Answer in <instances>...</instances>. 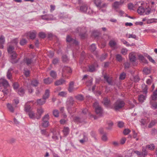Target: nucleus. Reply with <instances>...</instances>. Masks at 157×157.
I'll return each mask as SVG.
<instances>
[{"label":"nucleus","mask_w":157,"mask_h":157,"mask_svg":"<svg viewBox=\"0 0 157 157\" xmlns=\"http://www.w3.org/2000/svg\"><path fill=\"white\" fill-rule=\"evenodd\" d=\"M124 102L121 99H119L114 103L113 105L112 108L116 111L123 108L125 105Z\"/></svg>","instance_id":"f257e3e1"},{"label":"nucleus","mask_w":157,"mask_h":157,"mask_svg":"<svg viewBox=\"0 0 157 157\" xmlns=\"http://www.w3.org/2000/svg\"><path fill=\"white\" fill-rule=\"evenodd\" d=\"M87 30L86 27L77 28L76 29V32L79 33V35L82 39H84L86 36Z\"/></svg>","instance_id":"f03ea898"},{"label":"nucleus","mask_w":157,"mask_h":157,"mask_svg":"<svg viewBox=\"0 0 157 157\" xmlns=\"http://www.w3.org/2000/svg\"><path fill=\"white\" fill-rule=\"evenodd\" d=\"M138 13L140 15H142L144 13H145L146 14H149L151 12V9L149 7L146 8V9L142 6H140L137 10Z\"/></svg>","instance_id":"7ed1b4c3"},{"label":"nucleus","mask_w":157,"mask_h":157,"mask_svg":"<svg viewBox=\"0 0 157 157\" xmlns=\"http://www.w3.org/2000/svg\"><path fill=\"white\" fill-rule=\"evenodd\" d=\"M94 107L95 109V112L97 114L100 115L102 113L103 110L100 106L99 105L98 102H96L94 103Z\"/></svg>","instance_id":"20e7f679"},{"label":"nucleus","mask_w":157,"mask_h":157,"mask_svg":"<svg viewBox=\"0 0 157 157\" xmlns=\"http://www.w3.org/2000/svg\"><path fill=\"white\" fill-rule=\"evenodd\" d=\"M74 100L73 98L70 97L68 98L67 101V105L68 108H71L74 104Z\"/></svg>","instance_id":"39448f33"},{"label":"nucleus","mask_w":157,"mask_h":157,"mask_svg":"<svg viewBox=\"0 0 157 157\" xmlns=\"http://www.w3.org/2000/svg\"><path fill=\"white\" fill-rule=\"evenodd\" d=\"M0 86H2L5 88H6L9 86V84L7 80L3 78H1L0 79Z\"/></svg>","instance_id":"423d86ee"},{"label":"nucleus","mask_w":157,"mask_h":157,"mask_svg":"<svg viewBox=\"0 0 157 157\" xmlns=\"http://www.w3.org/2000/svg\"><path fill=\"white\" fill-rule=\"evenodd\" d=\"M74 82L73 81L71 82H70L69 84V86L68 88V90L69 92H72V91L76 90L78 89V87L76 88L74 87Z\"/></svg>","instance_id":"0eeeda50"},{"label":"nucleus","mask_w":157,"mask_h":157,"mask_svg":"<svg viewBox=\"0 0 157 157\" xmlns=\"http://www.w3.org/2000/svg\"><path fill=\"white\" fill-rule=\"evenodd\" d=\"M11 62L13 63H16L18 62V60L16 59L17 56V54L15 52H13L11 54Z\"/></svg>","instance_id":"6e6552de"},{"label":"nucleus","mask_w":157,"mask_h":157,"mask_svg":"<svg viewBox=\"0 0 157 157\" xmlns=\"http://www.w3.org/2000/svg\"><path fill=\"white\" fill-rule=\"evenodd\" d=\"M80 9L82 11L86 12L88 13H91L90 11V9H88V7L86 5H84L81 6Z\"/></svg>","instance_id":"1a4fd4ad"},{"label":"nucleus","mask_w":157,"mask_h":157,"mask_svg":"<svg viewBox=\"0 0 157 157\" xmlns=\"http://www.w3.org/2000/svg\"><path fill=\"white\" fill-rule=\"evenodd\" d=\"M66 40L67 42H72L73 43L75 44L76 45H78V42L76 40L72 38L69 35L67 36Z\"/></svg>","instance_id":"9d476101"},{"label":"nucleus","mask_w":157,"mask_h":157,"mask_svg":"<svg viewBox=\"0 0 157 157\" xmlns=\"http://www.w3.org/2000/svg\"><path fill=\"white\" fill-rule=\"evenodd\" d=\"M71 72L72 70L70 67L65 66L63 67V69L62 75L63 76L64 74L66 73H71Z\"/></svg>","instance_id":"9b49d317"},{"label":"nucleus","mask_w":157,"mask_h":157,"mask_svg":"<svg viewBox=\"0 0 157 157\" xmlns=\"http://www.w3.org/2000/svg\"><path fill=\"white\" fill-rule=\"evenodd\" d=\"M36 34V32L35 31H33V32H30L27 33V35L29 36L30 39H33L35 38Z\"/></svg>","instance_id":"f8f14e48"},{"label":"nucleus","mask_w":157,"mask_h":157,"mask_svg":"<svg viewBox=\"0 0 157 157\" xmlns=\"http://www.w3.org/2000/svg\"><path fill=\"white\" fill-rule=\"evenodd\" d=\"M109 46L112 48L115 49L117 45V42L113 40H111L109 43Z\"/></svg>","instance_id":"ddd939ff"},{"label":"nucleus","mask_w":157,"mask_h":157,"mask_svg":"<svg viewBox=\"0 0 157 157\" xmlns=\"http://www.w3.org/2000/svg\"><path fill=\"white\" fill-rule=\"evenodd\" d=\"M42 17L43 19L47 20H52L53 19V17L52 14L42 15Z\"/></svg>","instance_id":"4468645a"},{"label":"nucleus","mask_w":157,"mask_h":157,"mask_svg":"<svg viewBox=\"0 0 157 157\" xmlns=\"http://www.w3.org/2000/svg\"><path fill=\"white\" fill-rule=\"evenodd\" d=\"M44 112L43 109L41 108L38 109L37 110V113L38 115L36 116V118L37 119H40L42 114Z\"/></svg>","instance_id":"2eb2a0df"},{"label":"nucleus","mask_w":157,"mask_h":157,"mask_svg":"<svg viewBox=\"0 0 157 157\" xmlns=\"http://www.w3.org/2000/svg\"><path fill=\"white\" fill-rule=\"evenodd\" d=\"M102 103L106 106H108L110 105V100L108 99L107 98H105L103 99Z\"/></svg>","instance_id":"dca6fc26"},{"label":"nucleus","mask_w":157,"mask_h":157,"mask_svg":"<svg viewBox=\"0 0 157 157\" xmlns=\"http://www.w3.org/2000/svg\"><path fill=\"white\" fill-rule=\"evenodd\" d=\"M129 58L131 61L135 62L136 61V57L135 55L133 52H132L129 54Z\"/></svg>","instance_id":"f3484780"},{"label":"nucleus","mask_w":157,"mask_h":157,"mask_svg":"<svg viewBox=\"0 0 157 157\" xmlns=\"http://www.w3.org/2000/svg\"><path fill=\"white\" fill-rule=\"evenodd\" d=\"M50 92V91L49 90L46 89L45 90L44 94L43 95V98L45 100L48 98L49 96Z\"/></svg>","instance_id":"a211bd4d"},{"label":"nucleus","mask_w":157,"mask_h":157,"mask_svg":"<svg viewBox=\"0 0 157 157\" xmlns=\"http://www.w3.org/2000/svg\"><path fill=\"white\" fill-rule=\"evenodd\" d=\"M123 2H115L113 4V7L115 9H117L120 5H122Z\"/></svg>","instance_id":"6ab92c4d"},{"label":"nucleus","mask_w":157,"mask_h":157,"mask_svg":"<svg viewBox=\"0 0 157 157\" xmlns=\"http://www.w3.org/2000/svg\"><path fill=\"white\" fill-rule=\"evenodd\" d=\"M44 83L47 84H49L53 82V80L49 78H48L44 79Z\"/></svg>","instance_id":"aec40b11"},{"label":"nucleus","mask_w":157,"mask_h":157,"mask_svg":"<svg viewBox=\"0 0 157 157\" xmlns=\"http://www.w3.org/2000/svg\"><path fill=\"white\" fill-rule=\"evenodd\" d=\"M104 78L109 85H112V80L111 78H109L108 76L105 75L104 76Z\"/></svg>","instance_id":"412c9836"},{"label":"nucleus","mask_w":157,"mask_h":157,"mask_svg":"<svg viewBox=\"0 0 157 157\" xmlns=\"http://www.w3.org/2000/svg\"><path fill=\"white\" fill-rule=\"evenodd\" d=\"M65 80L63 79H61L59 80L56 81L55 83V84L56 86H58L62 85L65 83Z\"/></svg>","instance_id":"4be33fe9"},{"label":"nucleus","mask_w":157,"mask_h":157,"mask_svg":"<svg viewBox=\"0 0 157 157\" xmlns=\"http://www.w3.org/2000/svg\"><path fill=\"white\" fill-rule=\"evenodd\" d=\"M17 93L21 96H23L25 93V90L22 87H21L18 89Z\"/></svg>","instance_id":"5701e85b"},{"label":"nucleus","mask_w":157,"mask_h":157,"mask_svg":"<svg viewBox=\"0 0 157 157\" xmlns=\"http://www.w3.org/2000/svg\"><path fill=\"white\" fill-rule=\"evenodd\" d=\"M83 138L82 140H79V142L81 144H83L86 141L88 140V138L86 134L84 133H83Z\"/></svg>","instance_id":"b1692460"},{"label":"nucleus","mask_w":157,"mask_h":157,"mask_svg":"<svg viewBox=\"0 0 157 157\" xmlns=\"http://www.w3.org/2000/svg\"><path fill=\"white\" fill-rule=\"evenodd\" d=\"M12 71V69L11 68H10L8 70L7 73V77L8 79H11L12 78V75L11 72Z\"/></svg>","instance_id":"393cba45"},{"label":"nucleus","mask_w":157,"mask_h":157,"mask_svg":"<svg viewBox=\"0 0 157 157\" xmlns=\"http://www.w3.org/2000/svg\"><path fill=\"white\" fill-rule=\"evenodd\" d=\"M28 115L29 117L31 119H34L36 118V116H35V113L33 111L29 112Z\"/></svg>","instance_id":"a878e982"},{"label":"nucleus","mask_w":157,"mask_h":157,"mask_svg":"<svg viewBox=\"0 0 157 157\" xmlns=\"http://www.w3.org/2000/svg\"><path fill=\"white\" fill-rule=\"evenodd\" d=\"M46 102V100L43 98V99H38L37 101L38 104L41 105L44 104Z\"/></svg>","instance_id":"bb28decb"},{"label":"nucleus","mask_w":157,"mask_h":157,"mask_svg":"<svg viewBox=\"0 0 157 157\" xmlns=\"http://www.w3.org/2000/svg\"><path fill=\"white\" fill-rule=\"evenodd\" d=\"M42 126L44 128H47L49 125V122L48 121H42L41 123Z\"/></svg>","instance_id":"cd10ccee"},{"label":"nucleus","mask_w":157,"mask_h":157,"mask_svg":"<svg viewBox=\"0 0 157 157\" xmlns=\"http://www.w3.org/2000/svg\"><path fill=\"white\" fill-rule=\"evenodd\" d=\"M14 47L11 45L9 46L8 48V51L9 53L12 54L15 52L14 51Z\"/></svg>","instance_id":"c85d7f7f"},{"label":"nucleus","mask_w":157,"mask_h":157,"mask_svg":"<svg viewBox=\"0 0 157 157\" xmlns=\"http://www.w3.org/2000/svg\"><path fill=\"white\" fill-rule=\"evenodd\" d=\"M7 107L8 109L11 112L13 113L14 111V108L11 104L8 103L7 104Z\"/></svg>","instance_id":"c756f323"},{"label":"nucleus","mask_w":157,"mask_h":157,"mask_svg":"<svg viewBox=\"0 0 157 157\" xmlns=\"http://www.w3.org/2000/svg\"><path fill=\"white\" fill-rule=\"evenodd\" d=\"M75 98L78 100L82 101L84 99L83 96L81 94H78L75 96Z\"/></svg>","instance_id":"7c9ffc66"},{"label":"nucleus","mask_w":157,"mask_h":157,"mask_svg":"<svg viewBox=\"0 0 157 157\" xmlns=\"http://www.w3.org/2000/svg\"><path fill=\"white\" fill-rule=\"evenodd\" d=\"M39 83L38 81L36 80H33L31 81L30 85H31L34 86L36 87L37 86Z\"/></svg>","instance_id":"2f4dec72"},{"label":"nucleus","mask_w":157,"mask_h":157,"mask_svg":"<svg viewBox=\"0 0 157 157\" xmlns=\"http://www.w3.org/2000/svg\"><path fill=\"white\" fill-rule=\"evenodd\" d=\"M49 116L48 114H45L42 117V121H48L49 119Z\"/></svg>","instance_id":"473e14b6"},{"label":"nucleus","mask_w":157,"mask_h":157,"mask_svg":"<svg viewBox=\"0 0 157 157\" xmlns=\"http://www.w3.org/2000/svg\"><path fill=\"white\" fill-rule=\"evenodd\" d=\"M143 72L144 74L147 75L151 73V70L147 67H145L143 70Z\"/></svg>","instance_id":"72a5a7b5"},{"label":"nucleus","mask_w":157,"mask_h":157,"mask_svg":"<svg viewBox=\"0 0 157 157\" xmlns=\"http://www.w3.org/2000/svg\"><path fill=\"white\" fill-rule=\"evenodd\" d=\"M146 96L143 95H140L139 96V100L141 102H143L144 101L145 99Z\"/></svg>","instance_id":"f704fd0d"},{"label":"nucleus","mask_w":157,"mask_h":157,"mask_svg":"<svg viewBox=\"0 0 157 157\" xmlns=\"http://www.w3.org/2000/svg\"><path fill=\"white\" fill-rule=\"evenodd\" d=\"M53 114L54 116L56 117L59 116V112L58 110L55 109L53 111Z\"/></svg>","instance_id":"c9c22d12"},{"label":"nucleus","mask_w":157,"mask_h":157,"mask_svg":"<svg viewBox=\"0 0 157 157\" xmlns=\"http://www.w3.org/2000/svg\"><path fill=\"white\" fill-rule=\"evenodd\" d=\"M147 154V152L144 147H142L141 155L144 157Z\"/></svg>","instance_id":"e433bc0d"},{"label":"nucleus","mask_w":157,"mask_h":157,"mask_svg":"<svg viewBox=\"0 0 157 157\" xmlns=\"http://www.w3.org/2000/svg\"><path fill=\"white\" fill-rule=\"evenodd\" d=\"M50 75L53 78H56L57 76V74L56 72L53 71H52L50 72Z\"/></svg>","instance_id":"4c0bfd02"},{"label":"nucleus","mask_w":157,"mask_h":157,"mask_svg":"<svg viewBox=\"0 0 157 157\" xmlns=\"http://www.w3.org/2000/svg\"><path fill=\"white\" fill-rule=\"evenodd\" d=\"M148 88L147 86V85H144L142 86V90H143V92L145 94H146L147 93V90Z\"/></svg>","instance_id":"58836bf2"},{"label":"nucleus","mask_w":157,"mask_h":157,"mask_svg":"<svg viewBox=\"0 0 157 157\" xmlns=\"http://www.w3.org/2000/svg\"><path fill=\"white\" fill-rule=\"evenodd\" d=\"M157 122V121L156 120L152 121L149 124L148 126V127L149 128H151Z\"/></svg>","instance_id":"ea45409f"},{"label":"nucleus","mask_w":157,"mask_h":157,"mask_svg":"<svg viewBox=\"0 0 157 157\" xmlns=\"http://www.w3.org/2000/svg\"><path fill=\"white\" fill-rule=\"evenodd\" d=\"M30 106L28 104H26L25 105V110L26 112H30Z\"/></svg>","instance_id":"a19ab883"},{"label":"nucleus","mask_w":157,"mask_h":157,"mask_svg":"<svg viewBox=\"0 0 157 157\" xmlns=\"http://www.w3.org/2000/svg\"><path fill=\"white\" fill-rule=\"evenodd\" d=\"M9 92L8 90L6 89H5L2 91L0 90V93H3L4 96L8 94Z\"/></svg>","instance_id":"79ce46f5"},{"label":"nucleus","mask_w":157,"mask_h":157,"mask_svg":"<svg viewBox=\"0 0 157 157\" xmlns=\"http://www.w3.org/2000/svg\"><path fill=\"white\" fill-rule=\"evenodd\" d=\"M25 63L27 65H31L33 62L32 59L27 58L25 59Z\"/></svg>","instance_id":"37998d69"},{"label":"nucleus","mask_w":157,"mask_h":157,"mask_svg":"<svg viewBox=\"0 0 157 157\" xmlns=\"http://www.w3.org/2000/svg\"><path fill=\"white\" fill-rule=\"evenodd\" d=\"M96 49L95 45L94 44H92L90 46V49L92 52H94Z\"/></svg>","instance_id":"c03bdc74"},{"label":"nucleus","mask_w":157,"mask_h":157,"mask_svg":"<svg viewBox=\"0 0 157 157\" xmlns=\"http://www.w3.org/2000/svg\"><path fill=\"white\" fill-rule=\"evenodd\" d=\"M101 0H95V3L98 7H99L101 6Z\"/></svg>","instance_id":"a18cd8bd"},{"label":"nucleus","mask_w":157,"mask_h":157,"mask_svg":"<svg viewBox=\"0 0 157 157\" xmlns=\"http://www.w3.org/2000/svg\"><path fill=\"white\" fill-rule=\"evenodd\" d=\"M93 79L91 78L86 82V84L88 86H90L92 85Z\"/></svg>","instance_id":"49530a36"},{"label":"nucleus","mask_w":157,"mask_h":157,"mask_svg":"<svg viewBox=\"0 0 157 157\" xmlns=\"http://www.w3.org/2000/svg\"><path fill=\"white\" fill-rule=\"evenodd\" d=\"M63 131L64 135H67L68 133L69 132V128L68 127H64L63 130Z\"/></svg>","instance_id":"de8ad7c7"},{"label":"nucleus","mask_w":157,"mask_h":157,"mask_svg":"<svg viewBox=\"0 0 157 157\" xmlns=\"http://www.w3.org/2000/svg\"><path fill=\"white\" fill-rule=\"evenodd\" d=\"M126 76V73L124 72H123L120 74L119 78L121 80H123L125 78Z\"/></svg>","instance_id":"09e8293b"},{"label":"nucleus","mask_w":157,"mask_h":157,"mask_svg":"<svg viewBox=\"0 0 157 157\" xmlns=\"http://www.w3.org/2000/svg\"><path fill=\"white\" fill-rule=\"evenodd\" d=\"M116 58L117 60L119 62H121L122 61V58L120 55H116Z\"/></svg>","instance_id":"8fccbe9b"},{"label":"nucleus","mask_w":157,"mask_h":157,"mask_svg":"<svg viewBox=\"0 0 157 157\" xmlns=\"http://www.w3.org/2000/svg\"><path fill=\"white\" fill-rule=\"evenodd\" d=\"M107 55L106 54H103L101 55V57L100 58V59L101 61H102L105 60L107 57Z\"/></svg>","instance_id":"3c124183"},{"label":"nucleus","mask_w":157,"mask_h":157,"mask_svg":"<svg viewBox=\"0 0 157 157\" xmlns=\"http://www.w3.org/2000/svg\"><path fill=\"white\" fill-rule=\"evenodd\" d=\"M128 50L125 48H123L121 50V53L123 55H126L127 53Z\"/></svg>","instance_id":"603ef678"},{"label":"nucleus","mask_w":157,"mask_h":157,"mask_svg":"<svg viewBox=\"0 0 157 157\" xmlns=\"http://www.w3.org/2000/svg\"><path fill=\"white\" fill-rule=\"evenodd\" d=\"M133 80L135 82H139L140 80V78L138 76L136 75L133 76Z\"/></svg>","instance_id":"864d4df0"},{"label":"nucleus","mask_w":157,"mask_h":157,"mask_svg":"<svg viewBox=\"0 0 157 157\" xmlns=\"http://www.w3.org/2000/svg\"><path fill=\"white\" fill-rule=\"evenodd\" d=\"M67 93L64 91H62L58 94V95L62 97H65L67 95Z\"/></svg>","instance_id":"5fc2aeb1"},{"label":"nucleus","mask_w":157,"mask_h":157,"mask_svg":"<svg viewBox=\"0 0 157 157\" xmlns=\"http://www.w3.org/2000/svg\"><path fill=\"white\" fill-rule=\"evenodd\" d=\"M147 147H148L149 149L150 150H153L154 149L155 147V146L153 144L150 145H147Z\"/></svg>","instance_id":"6e6d98bb"},{"label":"nucleus","mask_w":157,"mask_h":157,"mask_svg":"<svg viewBox=\"0 0 157 157\" xmlns=\"http://www.w3.org/2000/svg\"><path fill=\"white\" fill-rule=\"evenodd\" d=\"M27 43L26 40L24 39H22L20 42V44L22 45L25 44Z\"/></svg>","instance_id":"4d7b16f0"},{"label":"nucleus","mask_w":157,"mask_h":157,"mask_svg":"<svg viewBox=\"0 0 157 157\" xmlns=\"http://www.w3.org/2000/svg\"><path fill=\"white\" fill-rule=\"evenodd\" d=\"M39 36L42 38H44L46 36V35L44 33L40 32L39 34Z\"/></svg>","instance_id":"13d9d810"},{"label":"nucleus","mask_w":157,"mask_h":157,"mask_svg":"<svg viewBox=\"0 0 157 157\" xmlns=\"http://www.w3.org/2000/svg\"><path fill=\"white\" fill-rule=\"evenodd\" d=\"M5 38L3 36H1L0 37V44H3L5 42Z\"/></svg>","instance_id":"bf43d9fd"},{"label":"nucleus","mask_w":157,"mask_h":157,"mask_svg":"<svg viewBox=\"0 0 157 157\" xmlns=\"http://www.w3.org/2000/svg\"><path fill=\"white\" fill-rule=\"evenodd\" d=\"M85 52H83L81 53V58L80 59V62H82V60L85 58Z\"/></svg>","instance_id":"052dcab7"},{"label":"nucleus","mask_w":157,"mask_h":157,"mask_svg":"<svg viewBox=\"0 0 157 157\" xmlns=\"http://www.w3.org/2000/svg\"><path fill=\"white\" fill-rule=\"evenodd\" d=\"M95 69V67L93 65L90 66L89 67V71L90 72H93L94 71Z\"/></svg>","instance_id":"680f3d73"},{"label":"nucleus","mask_w":157,"mask_h":157,"mask_svg":"<svg viewBox=\"0 0 157 157\" xmlns=\"http://www.w3.org/2000/svg\"><path fill=\"white\" fill-rule=\"evenodd\" d=\"M62 60L64 62H67L68 61L67 56L66 55H63L62 56Z\"/></svg>","instance_id":"e2e57ef3"},{"label":"nucleus","mask_w":157,"mask_h":157,"mask_svg":"<svg viewBox=\"0 0 157 157\" xmlns=\"http://www.w3.org/2000/svg\"><path fill=\"white\" fill-rule=\"evenodd\" d=\"M28 89L29 93H31L33 91V89L31 87V86L29 85L27 86Z\"/></svg>","instance_id":"0e129e2a"},{"label":"nucleus","mask_w":157,"mask_h":157,"mask_svg":"<svg viewBox=\"0 0 157 157\" xmlns=\"http://www.w3.org/2000/svg\"><path fill=\"white\" fill-rule=\"evenodd\" d=\"M130 132V130L129 129H125L123 131L124 134L125 135H128Z\"/></svg>","instance_id":"69168bd1"},{"label":"nucleus","mask_w":157,"mask_h":157,"mask_svg":"<svg viewBox=\"0 0 157 157\" xmlns=\"http://www.w3.org/2000/svg\"><path fill=\"white\" fill-rule=\"evenodd\" d=\"M117 125L119 127L121 128L123 127L124 125V123L122 121H119Z\"/></svg>","instance_id":"338daca9"},{"label":"nucleus","mask_w":157,"mask_h":157,"mask_svg":"<svg viewBox=\"0 0 157 157\" xmlns=\"http://www.w3.org/2000/svg\"><path fill=\"white\" fill-rule=\"evenodd\" d=\"M101 139L104 141H106L107 140V138L106 134H104L102 137Z\"/></svg>","instance_id":"774afa93"}]
</instances>
